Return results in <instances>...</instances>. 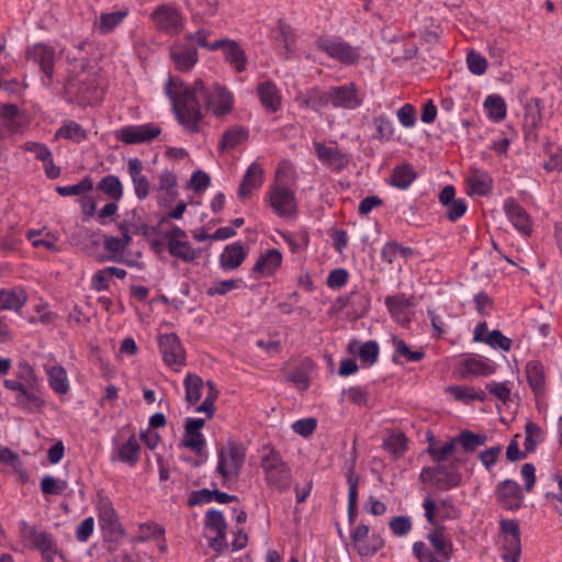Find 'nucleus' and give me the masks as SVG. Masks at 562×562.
I'll return each mask as SVG.
<instances>
[{
    "label": "nucleus",
    "mask_w": 562,
    "mask_h": 562,
    "mask_svg": "<svg viewBox=\"0 0 562 562\" xmlns=\"http://www.w3.org/2000/svg\"><path fill=\"white\" fill-rule=\"evenodd\" d=\"M166 94L172 102L173 112L181 125L190 133L200 131L203 113L199 99H203L207 110L222 116L232 111L234 97L225 87L212 83L206 87L201 79L192 86L170 77L166 86Z\"/></svg>",
    "instance_id": "nucleus-1"
},
{
    "label": "nucleus",
    "mask_w": 562,
    "mask_h": 562,
    "mask_svg": "<svg viewBox=\"0 0 562 562\" xmlns=\"http://www.w3.org/2000/svg\"><path fill=\"white\" fill-rule=\"evenodd\" d=\"M260 468L270 488L286 490L290 487L291 471L279 451L269 446L261 450Z\"/></svg>",
    "instance_id": "nucleus-2"
},
{
    "label": "nucleus",
    "mask_w": 562,
    "mask_h": 562,
    "mask_svg": "<svg viewBox=\"0 0 562 562\" xmlns=\"http://www.w3.org/2000/svg\"><path fill=\"white\" fill-rule=\"evenodd\" d=\"M463 464L461 459L456 458L450 463H441L436 467L425 468L419 477L424 484L429 487L448 491L457 487L461 480L462 474L460 467Z\"/></svg>",
    "instance_id": "nucleus-3"
},
{
    "label": "nucleus",
    "mask_w": 562,
    "mask_h": 562,
    "mask_svg": "<svg viewBox=\"0 0 562 562\" xmlns=\"http://www.w3.org/2000/svg\"><path fill=\"white\" fill-rule=\"evenodd\" d=\"M316 45L321 50L341 64L352 65L360 59L358 48L340 38L321 37Z\"/></svg>",
    "instance_id": "nucleus-4"
},
{
    "label": "nucleus",
    "mask_w": 562,
    "mask_h": 562,
    "mask_svg": "<svg viewBox=\"0 0 562 562\" xmlns=\"http://www.w3.org/2000/svg\"><path fill=\"white\" fill-rule=\"evenodd\" d=\"M155 27L169 35L179 34L183 27V18L175 7L162 4L157 7L150 14Z\"/></svg>",
    "instance_id": "nucleus-5"
},
{
    "label": "nucleus",
    "mask_w": 562,
    "mask_h": 562,
    "mask_svg": "<svg viewBox=\"0 0 562 562\" xmlns=\"http://www.w3.org/2000/svg\"><path fill=\"white\" fill-rule=\"evenodd\" d=\"M246 449L243 445L228 442L227 447L218 452V471L224 477L238 473L245 462Z\"/></svg>",
    "instance_id": "nucleus-6"
},
{
    "label": "nucleus",
    "mask_w": 562,
    "mask_h": 562,
    "mask_svg": "<svg viewBox=\"0 0 562 562\" xmlns=\"http://www.w3.org/2000/svg\"><path fill=\"white\" fill-rule=\"evenodd\" d=\"M269 204L281 217L291 216L296 209L294 193L281 186H272L269 191Z\"/></svg>",
    "instance_id": "nucleus-7"
},
{
    "label": "nucleus",
    "mask_w": 562,
    "mask_h": 562,
    "mask_svg": "<svg viewBox=\"0 0 562 562\" xmlns=\"http://www.w3.org/2000/svg\"><path fill=\"white\" fill-rule=\"evenodd\" d=\"M161 133V128L153 123L125 126L117 131L116 138L125 144H139L156 138Z\"/></svg>",
    "instance_id": "nucleus-8"
},
{
    "label": "nucleus",
    "mask_w": 562,
    "mask_h": 562,
    "mask_svg": "<svg viewBox=\"0 0 562 562\" xmlns=\"http://www.w3.org/2000/svg\"><path fill=\"white\" fill-rule=\"evenodd\" d=\"M159 348L166 364H182L186 359V351L179 337L175 334H164L159 337Z\"/></svg>",
    "instance_id": "nucleus-9"
},
{
    "label": "nucleus",
    "mask_w": 562,
    "mask_h": 562,
    "mask_svg": "<svg viewBox=\"0 0 562 562\" xmlns=\"http://www.w3.org/2000/svg\"><path fill=\"white\" fill-rule=\"evenodd\" d=\"M351 539L357 552L362 557L373 555L383 546L380 537H369V528L366 525H359L351 533Z\"/></svg>",
    "instance_id": "nucleus-10"
},
{
    "label": "nucleus",
    "mask_w": 562,
    "mask_h": 562,
    "mask_svg": "<svg viewBox=\"0 0 562 562\" xmlns=\"http://www.w3.org/2000/svg\"><path fill=\"white\" fill-rule=\"evenodd\" d=\"M329 98L334 108L356 109L361 104L356 85L352 82L330 88Z\"/></svg>",
    "instance_id": "nucleus-11"
},
{
    "label": "nucleus",
    "mask_w": 562,
    "mask_h": 562,
    "mask_svg": "<svg viewBox=\"0 0 562 562\" xmlns=\"http://www.w3.org/2000/svg\"><path fill=\"white\" fill-rule=\"evenodd\" d=\"M29 57L41 68V71L47 77L48 81L53 79L55 50L45 44H35L29 50Z\"/></svg>",
    "instance_id": "nucleus-12"
},
{
    "label": "nucleus",
    "mask_w": 562,
    "mask_h": 562,
    "mask_svg": "<svg viewBox=\"0 0 562 562\" xmlns=\"http://www.w3.org/2000/svg\"><path fill=\"white\" fill-rule=\"evenodd\" d=\"M170 57L179 71H189L198 63V50L191 45L176 43L170 48Z\"/></svg>",
    "instance_id": "nucleus-13"
},
{
    "label": "nucleus",
    "mask_w": 562,
    "mask_h": 562,
    "mask_svg": "<svg viewBox=\"0 0 562 562\" xmlns=\"http://www.w3.org/2000/svg\"><path fill=\"white\" fill-rule=\"evenodd\" d=\"M508 220L513 223L517 231L525 235L531 233V222L526 210L514 199H509L504 205Z\"/></svg>",
    "instance_id": "nucleus-14"
},
{
    "label": "nucleus",
    "mask_w": 562,
    "mask_h": 562,
    "mask_svg": "<svg viewBox=\"0 0 562 562\" xmlns=\"http://www.w3.org/2000/svg\"><path fill=\"white\" fill-rule=\"evenodd\" d=\"M263 182V170L257 162H252L238 188V198L246 200L251 195V192L258 190Z\"/></svg>",
    "instance_id": "nucleus-15"
},
{
    "label": "nucleus",
    "mask_w": 562,
    "mask_h": 562,
    "mask_svg": "<svg viewBox=\"0 0 562 562\" xmlns=\"http://www.w3.org/2000/svg\"><path fill=\"white\" fill-rule=\"evenodd\" d=\"M99 519L103 530L111 535H122L123 530L119 524L117 515L112 503L106 497H101L98 503Z\"/></svg>",
    "instance_id": "nucleus-16"
},
{
    "label": "nucleus",
    "mask_w": 562,
    "mask_h": 562,
    "mask_svg": "<svg viewBox=\"0 0 562 562\" xmlns=\"http://www.w3.org/2000/svg\"><path fill=\"white\" fill-rule=\"evenodd\" d=\"M314 147L318 159L333 170L339 171L347 166V156L337 147H327L322 143H315Z\"/></svg>",
    "instance_id": "nucleus-17"
},
{
    "label": "nucleus",
    "mask_w": 562,
    "mask_h": 562,
    "mask_svg": "<svg viewBox=\"0 0 562 562\" xmlns=\"http://www.w3.org/2000/svg\"><path fill=\"white\" fill-rule=\"evenodd\" d=\"M128 173L134 184L135 194L139 200H144L149 194L150 183L148 178L143 175V164L138 158L128 160Z\"/></svg>",
    "instance_id": "nucleus-18"
},
{
    "label": "nucleus",
    "mask_w": 562,
    "mask_h": 562,
    "mask_svg": "<svg viewBox=\"0 0 562 562\" xmlns=\"http://www.w3.org/2000/svg\"><path fill=\"white\" fill-rule=\"evenodd\" d=\"M24 537L42 552L45 559L48 561L52 560L53 554L56 552V548L52 537L47 532H38L34 528L27 527L26 524H24Z\"/></svg>",
    "instance_id": "nucleus-19"
},
{
    "label": "nucleus",
    "mask_w": 562,
    "mask_h": 562,
    "mask_svg": "<svg viewBox=\"0 0 562 562\" xmlns=\"http://www.w3.org/2000/svg\"><path fill=\"white\" fill-rule=\"evenodd\" d=\"M257 92L262 106L274 113L281 105V95L277 86L271 81H265L258 85Z\"/></svg>",
    "instance_id": "nucleus-20"
},
{
    "label": "nucleus",
    "mask_w": 562,
    "mask_h": 562,
    "mask_svg": "<svg viewBox=\"0 0 562 562\" xmlns=\"http://www.w3.org/2000/svg\"><path fill=\"white\" fill-rule=\"evenodd\" d=\"M246 258V251L241 244L227 245L220 257V265L224 270L238 268Z\"/></svg>",
    "instance_id": "nucleus-21"
},
{
    "label": "nucleus",
    "mask_w": 562,
    "mask_h": 562,
    "mask_svg": "<svg viewBox=\"0 0 562 562\" xmlns=\"http://www.w3.org/2000/svg\"><path fill=\"white\" fill-rule=\"evenodd\" d=\"M425 516L429 524H436V517L441 519L453 517L452 506L448 501H441L437 503L436 501L427 497L424 503Z\"/></svg>",
    "instance_id": "nucleus-22"
},
{
    "label": "nucleus",
    "mask_w": 562,
    "mask_h": 562,
    "mask_svg": "<svg viewBox=\"0 0 562 562\" xmlns=\"http://www.w3.org/2000/svg\"><path fill=\"white\" fill-rule=\"evenodd\" d=\"M281 252L278 249H270L258 258L254 266V271L265 276H270L281 265Z\"/></svg>",
    "instance_id": "nucleus-23"
},
{
    "label": "nucleus",
    "mask_w": 562,
    "mask_h": 562,
    "mask_svg": "<svg viewBox=\"0 0 562 562\" xmlns=\"http://www.w3.org/2000/svg\"><path fill=\"white\" fill-rule=\"evenodd\" d=\"M169 254L184 262H192L200 256V251L192 247V245L184 240L172 239L167 243Z\"/></svg>",
    "instance_id": "nucleus-24"
},
{
    "label": "nucleus",
    "mask_w": 562,
    "mask_h": 562,
    "mask_svg": "<svg viewBox=\"0 0 562 562\" xmlns=\"http://www.w3.org/2000/svg\"><path fill=\"white\" fill-rule=\"evenodd\" d=\"M27 296L22 289L0 290V311H19L25 303Z\"/></svg>",
    "instance_id": "nucleus-25"
},
{
    "label": "nucleus",
    "mask_w": 562,
    "mask_h": 562,
    "mask_svg": "<svg viewBox=\"0 0 562 562\" xmlns=\"http://www.w3.org/2000/svg\"><path fill=\"white\" fill-rule=\"evenodd\" d=\"M527 381L536 395L544 390V369L540 361L532 360L526 366Z\"/></svg>",
    "instance_id": "nucleus-26"
},
{
    "label": "nucleus",
    "mask_w": 562,
    "mask_h": 562,
    "mask_svg": "<svg viewBox=\"0 0 562 562\" xmlns=\"http://www.w3.org/2000/svg\"><path fill=\"white\" fill-rule=\"evenodd\" d=\"M16 404L29 412L40 411L44 404V401L37 393L35 385H29L21 393L15 396Z\"/></svg>",
    "instance_id": "nucleus-27"
},
{
    "label": "nucleus",
    "mask_w": 562,
    "mask_h": 562,
    "mask_svg": "<svg viewBox=\"0 0 562 562\" xmlns=\"http://www.w3.org/2000/svg\"><path fill=\"white\" fill-rule=\"evenodd\" d=\"M224 58L236 71L243 72L246 70L247 56L237 42L233 40L229 42L224 50Z\"/></svg>",
    "instance_id": "nucleus-28"
},
{
    "label": "nucleus",
    "mask_w": 562,
    "mask_h": 562,
    "mask_svg": "<svg viewBox=\"0 0 562 562\" xmlns=\"http://www.w3.org/2000/svg\"><path fill=\"white\" fill-rule=\"evenodd\" d=\"M248 138V130L243 126H234L224 132L220 143V150L234 149Z\"/></svg>",
    "instance_id": "nucleus-29"
},
{
    "label": "nucleus",
    "mask_w": 562,
    "mask_h": 562,
    "mask_svg": "<svg viewBox=\"0 0 562 562\" xmlns=\"http://www.w3.org/2000/svg\"><path fill=\"white\" fill-rule=\"evenodd\" d=\"M416 172L409 164H402L393 169L391 176V184L398 189L405 190L415 180Z\"/></svg>",
    "instance_id": "nucleus-30"
},
{
    "label": "nucleus",
    "mask_w": 562,
    "mask_h": 562,
    "mask_svg": "<svg viewBox=\"0 0 562 562\" xmlns=\"http://www.w3.org/2000/svg\"><path fill=\"white\" fill-rule=\"evenodd\" d=\"M103 245H104V248L110 252V255L97 256V260L99 262H104V261L122 262V258L119 255H122L127 247L121 243L119 237L105 236Z\"/></svg>",
    "instance_id": "nucleus-31"
},
{
    "label": "nucleus",
    "mask_w": 562,
    "mask_h": 562,
    "mask_svg": "<svg viewBox=\"0 0 562 562\" xmlns=\"http://www.w3.org/2000/svg\"><path fill=\"white\" fill-rule=\"evenodd\" d=\"M468 184L474 193L485 195L492 189V179L485 172H481L477 169H471L468 177Z\"/></svg>",
    "instance_id": "nucleus-32"
},
{
    "label": "nucleus",
    "mask_w": 562,
    "mask_h": 562,
    "mask_svg": "<svg viewBox=\"0 0 562 562\" xmlns=\"http://www.w3.org/2000/svg\"><path fill=\"white\" fill-rule=\"evenodd\" d=\"M427 539L436 550V554L445 562L450 560L452 552V544L447 542L441 528L436 529L427 535Z\"/></svg>",
    "instance_id": "nucleus-33"
},
{
    "label": "nucleus",
    "mask_w": 562,
    "mask_h": 562,
    "mask_svg": "<svg viewBox=\"0 0 562 562\" xmlns=\"http://www.w3.org/2000/svg\"><path fill=\"white\" fill-rule=\"evenodd\" d=\"M87 132L75 121H68L57 130L55 137L70 139L76 143H81L87 139Z\"/></svg>",
    "instance_id": "nucleus-34"
},
{
    "label": "nucleus",
    "mask_w": 562,
    "mask_h": 562,
    "mask_svg": "<svg viewBox=\"0 0 562 562\" xmlns=\"http://www.w3.org/2000/svg\"><path fill=\"white\" fill-rule=\"evenodd\" d=\"M485 435H477L471 430H462L456 438L457 445H460L465 452H473L477 447L483 446L486 441Z\"/></svg>",
    "instance_id": "nucleus-35"
},
{
    "label": "nucleus",
    "mask_w": 562,
    "mask_h": 562,
    "mask_svg": "<svg viewBox=\"0 0 562 562\" xmlns=\"http://www.w3.org/2000/svg\"><path fill=\"white\" fill-rule=\"evenodd\" d=\"M385 305L390 314L397 321L405 317L406 308L413 305L411 299H406L405 294L391 295L385 299Z\"/></svg>",
    "instance_id": "nucleus-36"
},
{
    "label": "nucleus",
    "mask_w": 562,
    "mask_h": 562,
    "mask_svg": "<svg viewBox=\"0 0 562 562\" xmlns=\"http://www.w3.org/2000/svg\"><path fill=\"white\" fill-rule=\"evenodd\" d=\"M98 190L104 192L109 198L117 201L123 196V187L119 177L108 175L98 183Z\"/></svg>",
    "instance_id": "nucleus-37"
},
{
    "label": "nucleus",
    "mask_w": 562,
    "mask_h": 562,
    "mask_svg": "<svg viewBox=\"0 0 562 562\" xmlns=\"http://www.w3.org/2000/svg\"><path fill=\"white\" fill-rule=\"evenodd\" d=\"M140 446L136 438L132 436L124 445L119 448L117 457L122 462L135 464L139 458Z\"/></svg>",
    "instance_id": "nucleus-38"
},
{
    "label": "nucleus",
    "mask_w": 562,
    "mask_h": 562,
    "mask_svg": "<svg viewBox=\"0 0 562 562\" xmlns=\"http://www.w3.org/2000/svg\"><path fill=\"white\" fill-rule=\"evenodd\" d=\"M488 116L494 121H502L506 116V103L498 94H491L484 101Z\"/></svg>",
    "instance_id": "nucleus-39"
},
{
    "label": "nucleus",
    "mask_w": 562,
    "mask_h": 562,
    "mask_svg": "<svg viewBox=\"0 0 562 562\" xmlns=\"http://www.w3.org/2000/svg\"><path fill=\"white\" fill-rule=\"evenodd\" d=\"M186 400L189 404L199 402L202 395L203 380L195 374H188L184 379Z\"/></svg>",
    "instance_id": "nucleus-40"
},
{
    "label": "nucleus",
    "mask_w": 562,
    "mask_h": 562,
    "mask_svg": "<svg viewBox=\"0 0 562 562\" xmlns=\"http://www.w3.org/2000/svg\"><path fill=\"white\" fill-rule=\"evenodd\" d=\"M47 373L50 387L58 394L67 393L69 385L65 369L59 366H55L52 367Z\"/></svg>",
    "instance_id": "nucleus-41"
},
{
    "label": "nucleus",
    "mask_w": 562,
    "mask_h": 562,
    "mask_svg": "<svg viewBox=\"0 0 562 562\" xmlns=\"http://www.w3.org/2000/svg\"><path fill=\"white\" fill-rule=\"evenodd\" d=\"M456 449L457 443L454 439H452L440 447H437L435 443L430 442V445L427 448V451L431 456L434 461L441 464L449 459V457L456 451Z\"/></svg>",
    "instance_id": "nucleus-42"
},
{
    "label": "nucleus",
    "mask_w": 562,
    "mask_h": 562,
    "mask_svg": "<svg viewBox=\"0 0 562 562\" xmlns=\"http://www.w3.org/2000/svg\"><path fill=\"white\" fill-rule=\"evenodd\" d=\"M181 445L191 449L195 453H201L205 446V440L201 434V431H195L192 429H188L184 427L183 438L181 440Z\"/></svg>",
    "instance_id": "nucleus-43"
},
{
    "label": "nucleus",
    "mask_w": 562,
    "mask_h": 562,
    "mask_svg": "<svg viewBox=\"0 0 562 562\" xmlns=\"http://www.w3.org/2000/svg\"><path fill=\"white\" fill-rule=\"evenodd\" d=\"M19 114L20 110L15 104L8 103L0 106V119L3 120V124L11 132L19 130V124L15 122Z\"/></svg>",
    "instance_id": "nucleus-44"
},
{
    "label": "nucleus",
    "mask_w": 562,
    "mask_h": 562,
    "mask_svg": "<svg viewBox=\"0 0 562 562\" xmlns=\"http://www.w3.org/2000/svg\"><path fill=\"white\" fill-rule=\"evenodd\" d=\"M236 499L234 494H193L192 497L188 499L189 506H194L202 503H210L212 501H216L221 504H227Z\"/></svg>",
    "instance_id": "nucleus-45"
},
{
    "label": "nucleus",
    "mask_w": 562,
    "mask_h": 562,
    "mask_svg": "<svg viewBox=\"0 0 562 562\" xmlns=\"http://www.w3.org/2000/svg\"><path fill=\"white\" fill-rule=\"evenodd\" d=\"M358 356L362 362L372 366L379 357V345L374 340H369L358 347Z\"/></svg>",
    "instance_id": "nucleus-46"
},
{
    "label": "nucleus",
    "mask_w": 562,
    "mask_h": 562,
    "mask_svg": "<svg viewBox=\"0 0 562 562\" xmlns=\"http://www.w3.org/2000/svg\"><path fill=\"white\" fill-rule=\"evenodd\" d=\"M205 528L210 532H223L226 531V521L221 512L211 509L205 515Z\"/></svg>",
    "instance_id": "nucleus-47"
},
{
    "label": "nucleus",
    "mask_w": 562,
    "mask_h": 562,
    "mask_svg": "<svg viewBox=\"0 0 562 562\" xmlns=\"http://www.w3.org/2000/svg\"><path fill=\"white\" fill-rule=\"evenodd\" d=\"M541 121L540 100L535 99L526 105L525 127L536 128Z\"/></svg>",
    "instance_id": "nucleus-48"
},
{
    "label": "nucleus",
    "mask_w": 562,
    "mask_h": 562,
    "mask_svg": "<svg viewBox=\"0 0 562 562\" xmlns=\"http://www.w3.org/2000/svg\"><path fill=\"white\" fill-rule=\"evenodd\" d=\"M92 187V180L89 177H85L79 183L66 187H57L56 191L61 196L79 195L82 192L90 191Z\"/></svg>",
    "instance_id": "nucleus-49"
},
{
    "label": "nucleus",
    "mask_w": 562,
    "mask_h": 562,
    "mask_svg": "<svg viewBox=\"0 0 562 562\" xmlns=\"http://www.w3.org/2000/svg\"><path fill=\"white\" fill-rule=\"evenodd\" d=\"M305 103L312 110L319 111L321 109L327 106L328 104H331V99L329 98V90L326 92L312 90L311 92H308Z\"/></svg>",
    "instance_id": "nucleus-50"
},
{
    "label": "nucleus",
    "mask_w": 562,
    "mask_h": 562,
    "mask_svg": "<svg viewBox=\"0 0 562 562\" xmlns=\"http://www.w3.org/2000/svg\"><path fill=\"white\" fill-rule=\"evenodd\" d=\"M393 346L395 348V353L404 357L407 361L417 362L425 357V352L423 350L412 351L402 339L394 338Z\"/></svg>",
    "instance_id": "nucleus-51"
},
{
    "label": "nucleus",
    "mask_w": 562,
    "mask_h": 562,
    "mask_svg": "<svg viewBox=\"0 0 562 562\" xmlns=\"http://www.w3.org/2000/svg\"><path fill=\"white\" fill-rule=\"evenodd\" d=\"M373 124L375 127L374 138L384 142L389 140L393 135V126L390 120L384 116H376L373 119Z\"/></svg>",
    "instance_id": "nucleus-52"
},
{
    "label": "nucleus",
    "mask_w": 562,
    "mask_h": 562,
    "mask_svg": "<svg viewBox=\"0 0 562 562\" xmlns=\"http://www.w3.org/2000/svg\"><path fill=\"white\" fill-rule=\"evenodd\" d=\"M177 176L173 171L165 170L159 177L158 190L167 192L169 195L178 196Z\"/></svg>",
    "instance_id": "nucleus-53"
},
{
    "label": "nucleus",
    "mask_w": 562,
    "mask_h": 562,
    "mask_svg": "<svg viewBox=\"0 0 562 562\" xmlns=\"http://www.w3.org/2000/svg\"><path fill=\"white\" fill-rule=\"evenodd\" d=\"M384 446L392 454L400 457L407 448V439L403 434L392 435L385 439Z\"/></svg>",
    "instance_id": "nucleus-54"
},
{
    "label": "nucleus",
    "mask_w": 562,
    "mask_h": 562,
    "mask_svg": "<svg viewBox=\"0 0 562 562\" xmlns=\"http://www.w3.org/2000/svg\"><path fill=\"white\" fill-rule=\"evenodd\" d=\"M485 342L493 348H499L503 351L510 350L512 339L504 336L501 330L494 329L492 330L487 337H485Z\"/></svg>",
    "instance_id": "nucleus-55"
},
{
    "label": "nucleus",
    "mask_w": 562,
    "mask_h": 562,
    "mask_svg": "<svg viewBox=\"0 0 562 562\" xmlns=\"http://www.w3.org/2000/svg\"><path fill=\"white\" fill-rule=\"evenodd\" d=\"M127 12L125 11H116L112 13H103L100 16V27L103 32L112 31L116 25H119L123 19L126 16Z\"/></svg>",
    "instance_id": "nucleus-56"
},
{
    "label": "nucleus",
    "mask_w": 562,
    "mask_h": 562,
    "mask_svg": "<svg viewBox=\"0 0 562 562\" xmlns=\"http://www.w3.org/2000/svg\"><path fill=\"white\" fill-rule=\"evenodd\" d=\"M469 70L474 75H483L486 71L487 61L479 53L472 50L467 56Z\"/></svg>",
    "instance_id": "nucleus-57"
},
{
    "label": "nucleus",
    "mask_w": 562,
    "mask_h": 562,
    "mask_svg": "<svg viewBox=\"0 0 562 562\" xmlns=\"http://www.w3.org/2000/svg\"><path fill=\"white\" fill-rule=\"evenodd\" d=\"M317 426V419L314 417L299 419L292 425L294 432L302 437L311 436Z\"/></svg>",
    "instance_id": "nucleus-58"
},
{
    "label": "nucleus",
    "mask_w": 562,
    "mask_h": 562,
    "mask_svg": "<svg viewBox=\"0 0 562 562\" xmlns=\"http://www.w3.org/2000/svg\"><path fill=\"white\" fill-rule=\"evenodd\" d=\"M497 503L505 509L517 510L522 506V494H497Z\"/></svg>",
    "instance_id": "nucleus-59"
},
{
    "label": "nucleus",
    "mask_w": 562,
    "mask_h": 562,
    "mask_svg": "<svg viewBox=\"0 0 562 562\" xmlns=\"http://www.w3.org/2000/svg\"><path fill=\"white\" fill-rule=\"evenodd\" d=\"M390 528L395 536L407 535L412 529V521L406 516H396L390 521Z\"/></svg>",
    "instance_id": "nucleus-60"
},
{
    "label": "nucleus",
    "mask_w": 562,
    "mask_h": 562,
    "mask_svg": "<svg viewBox=\"0 0 562 562\" xmlns=\"http://www.w3.org/2000/svg\"><path fill=\"white\" fill-rule=\"evenodd\" d=\"M464 366L467 371L474 375H490L494 371L490 364L475 359H468Z\"/></svg>",
    "instance_id": "nucleus-61"
},
{
    "label": "nucleus",
    "mask_w": 562,
    "mask_h": 562,
    "mask_svg": "<svg viewBox=\"0 0 562 562\" xmlns=\"http://www.w3.org/2000/svg\"><path fill=\"white\" fill-rule=\"evenodd\" d=\"M397 117L403 126L413 127L416 123L415 108L409 103L404 104L398 109Z\"/></svg>",
    "instance_id": "nucleus-62"
},
{
    "label": "nucleus",
    "mask_w": 562,
    "mask_h": 562,
    "mask_svg": "<svg viewBox=\"0 0 562 562\" xmlns=\"http://www.w3.org/2000/svg\"><path fill=\"white\" fill-rule=\"evenodd\" d=\"M210 182H211L210 176L206 172L198 169V170L193 171L191 179L189 181V187L191 190L199 192V191L207 188L210 186Z\"/></svg>",
    "instance_id": "nucleus-63"
},
{
    "label": "nucleus",
    "mask_w": 562,
    "mask_h": 562,
    "mask_svg": "<svg viewBox=\"0 0 562 562\" xmlns=\"http://www.w3.org/2000/svg\"><path fill=\"white\" fill-rule=\"evenodd\" d=\"M23 147L26 151L34 153L37 160L46 161L50 159L52 151L45 144L26 142Z\"/></svg>",
    "instance_id": "nucleus-64"
}]
</instances>
